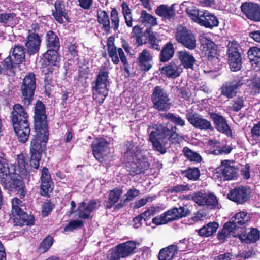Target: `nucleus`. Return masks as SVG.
<instances>
[{"mask_svg":"<svg viewBox=\"0 0 260 260\" xmlns=\"http://www.w3.org/2000/svg\"><path fill=\"white\" fill-rule=\"evenodd\" d=\"M151 100L153 108L158 111L165 112L159 113L160 118L168 122L153 126L154 130L149 134V140L154 150L164 154L167 151L166 145H176L182 140V136L177 132L176 126L183 127L185 125V122L179 115L166 112L170 110L172 104L169 94L162 86H156L153 88Z\"/></svg>","mask_w":260,"mask_h":260,"instance_id":"nucleus-1","label":"nucleus"},{"mask_svg":"<svg viewBox=\"0 0 260 260\" xmlns=\"http://www.w3.org/2000/svg\"><path fill=\"white\" fill-rule=\"evenodd\" d=\"M34 127L36 134L30 141L29 155L30 166L35 170L40 166L42 154L47 150L46 144L49 140L48 123L46 107L40 100H37L34 107Z\"/></svg>","mask_w":260,"mask_h":260,"instance_id":"nucleus-2","label":"nucleus"},{"mask_svg":"<svg viewBox=\"0 0 260 260\" xmlns=\"http://www.w3.org/2000/svg\"><path fill=\"white\" fill-rule=\"evenodd\" d=\"M122 154L123 164L132 177L144 173L149 168V164L146 160L140 147L133 141H127L124 145Z\"/></svg>","mask_w":260,"mask_h":260,"instance_id":"nucleus-3","label":"nucleus"},{"mask_svg":"<svg viewBox=\"0 0 260 260\" xmlns=\"http://www.w3.org/2000/svg\"><path fill=\"white\" fill-rule=\"evenodd\" d=\"M20 104H15L11 113V121L18 141L24 143L27 141L30 133L29 115Z\"/></svg>","mask_w":260,"mask_h":260,"instance_id":"nucleus-4","label":"nucleus"},{"mask_svg":"<svg viewBox=\"0 0 260 260\" xmlns=\"http://www.w3.org/2000/svg\"><path fill=\"white\" fill-rule=\"evenodd\" d=\"M92 85L93 99L100 104H102L109 90V72L105 67H101Z\"/></svg>","mask_w":260,"mask_h":260,"instance_id":"nucleus-5","label":"nucleus"},{"mask_svg":"<svg viewBox=\"0 0 260 260\" xmlns=\"http://www.w3.org/2000/svg\"><path fill=\"white\" fill-rule=\"evenodd\" d=\"M36 86L35 74L32 72L28 73L22 80L20 86L21 100L25 107H28L34 100Z\"/></svg>","mask_w":260,"mask_h":260,"instance_id":"nucleus-6","label":"nucleus"},{"mask_svg":"<svg viewBox=\"0 0 260 260\" xmlns=\"http://www.w3.org/2000/svg\"><path fill=\"white\" fill-rule=\"evenodd\" d=\"M0 182L5 189L10 191L16 192L20 199L25 198L27 190L25 182L21 176L11 173L7 177L0 180Z\"/></svg>","mask_w":260,"mask_h":260,"instance_id":"nucleus-7","label":"nucleus"},{"mask_svg":"<svg viewBox=\"0 0 260 260\" xmlns=\"http://www.w3.org/2000/svg\"><path fill=\"white\" fill-rule=\"evenodd\" d=\"M107 51L110 58L113 64L117 65L120 60L123 66L124 72L129 75L130 66L127 61L126 56L122 48H117L115 45V39L112 36H110L107 40Z\"/></svg>","mask_w":260,"mask_h":260,"instance_id":"nucleus-8","label":"nucleus"},{"mask_svg":"<svg viewBox=\"0 0 260 260\" xmlns=\"http://www.w3.org/2000/svg\"><path fill=\"white\" fill-rule=\"evenodd\" d=\"M175 39L177 42L190 50L197 47L196 39L192 31L185 26H178L175 32Z\"/></svg>","mask_w":260,"mask_h":260,"instance_id":"nucleus-9","label":"nucleus"},{"mask_svg":"<svg viewBox=\"0 0 260 260\" xmlns=\"http://www.w3.org/2000/svg\"><path fill=\"white\" fill-rule=\"evenodd\" d=\"M227 53L230 69L232 71L239 70L242 66L241 56L237 42H230L228 45Z\"/></svg>","mask_w":260,"mask_h":260,"instance_id":"nucleus-10","label":"nucleus"},{"mask_svg":"<svg viewBox=\"0 0 260 260\" xmlns=\"http://www.w3.org/2000/svg\"><path fill=\"white\" fill-rule=\"evenodd\" d=\"M40 180V194L45 197H49L50 193L53 189L54 183L46 167H43L41 169Z\"/></svg>","mask_w":260,"mask_h":260,"instance_id":"nucleus-11","label":"nucleus"},{"mask_svg":"<svg viewBox=\"0 0 260 260\" xmlns=\"http://www.w3.org/2000/svg\"><path fill=\"white\" fill-rule=\"evenodd\" d=\"M59 50L54 49H48L43 54L41 58V66L43 69L58 68L60 61Z\"/></svg>","mask_w":260,"mask_h":260,"instance_id":"nucleus-12","label":"nucleus"},{"mask_svg":"<svg viewBox=\"0 0 260 260\" xmlns=\"http://www.w3.org/2000/svg\"><path fill=\"white\" fill-rule=\"evenodd\" d=\"M136 63L142 72H147L154 65L153 55L150 50L144 49L138 53Z\"/></svg>","mask_w":260,"mask_h":260,"instance_id":"nucleus-13","label":"nucleus"},{"mask_svg":"<svg viewBox=\"0 0 260 260\" xmlns=\"http://www.w3.org/2000/svg\"><path fill=\"white\" fill-rule=\"evenodd\" d=\"M185 12L188 16L194 22L204 26L206 28H211V24L206 17H211V14L204 11H201L195 8L190 9L187 8Z\"/></svg>","mask_w":260,"mask_h":260,"instance_id":"nucleus-14","label":"nucleus"},{"mask_svg":"<svg viewBox=\"0 0 260 260\" xmlns=\"http://www.w3.org/2000/svg\"><path fill=\"white\" fill-rule=\"evenodd\" d=\"M54 7V8L52 10V15L56 21L60 24L64 22L63 19L67 22H70L68 10L66 9L63 0H55Z\"/></svg>","mask_w":260,"mask_h":260,"instance_id":"nucleus-15","label":"nucleus"},{"mask_svg":"<svg viewBox=\"0 0 260 260\" xmlns=\"http://www.w3.org/2000/svg\"><path fill=\"white\" fill-rule=\"evenodd\" d=\"M250 191L247 186H239L231 190L228 194L229 199L238 204H243L250 198Z\"/></svg>","mask_w":260,"mask_h":260,"instance_id":"nucleus-16","label":"nucleus"},{"mask_svg":"<svg viewBox=\"0 0 260 260\" xmlns=\"http://www.w3.org/2000/svg\"><path fill=\"white\" fill-rule=\"evenodd\" d=\"M186 117L188 122L196 128L200 129L211 128L210 122L203 118L192 109H190L186 111Z\"/></svg>","mask_w":260,"mask_h":260,"instance_id":"nucleus-17","label":"nucleus"},{"mask_svg":"<svg viewBox=\"0 0 260 260\" xmlns=\"http://www.w3.org/2000/svg\"><path fill=\"white\" fill-rule=\"evenodd\" d=\"M109 145V142L105 138L97 137L92 142L91 147L92 154L95 158L101 164L104 162L103 153Z\"/></svg>","mask_w":260,"mask_h":260,"instance_id":"nucleus-18","label":"nucleus"},{"mask_svg":"<svg viewBox=\"0 0 260 260\" xmlns=\"http://www.w3.org/2000/svg\"><path fill=\"white\" fill-rule=\"evenodd\" d=\"M41 43V37L39 35L28 34L25 43L27 53L31 56L38 53Z\"/></svg>","mask_w":260,"mask_h":260,"instance_id":"nucleus-19","label":"nucleus"},{"mask_svg":"<svg viewBox=\"0 0 260 260\" xmlns=\"http://www.w3.org/2000/svg\"><path fill=\"white\" fill-rule=\"evenodd\" d=\"M243 13L250 19L260 21V6L252 3H243L241 7Z\"/></svg>","mask_w":260,"mask_h":260,"instance_id":"nucleus-20","label":"nucleus"},{"mask_svg":"<svg viewBox=\"0 0 260 260\" xmlns=\"http://www.w3.org/2000/svg\"><path fill=\"white\" fill-rule=\"evenodd\" d=\"M160 71L167 78L174 79L180 76L182 72V68L181 65H177L175 61H171L160 68Z\"/></svg>","mask_w":260,"mask_h":260,"instance_id":"nucleus-21","label":"nucleus"},{"mask_svg":"<svg viewBox=\"0 0 260 260\" xmlns=\"http://www.w3.org/2000/svg\"><path fill=\"white\" fill-rule=\"evenodd\" d=\"M212 120L217 130L228 137H232V132L225 119L222 116L212 112Z\"/></svg>","mask_w":260,"mask_h":260,"instance_id":"nucleus-22","label":"nucleus"},{"mask_svg":"<svg viewBox=\"0 0 260 260\" xmlns=\"http://www.w3.org/2000/svg\"><path fill=\"white\" fill-rule=\"evenodd\" d=\"M249 216L247 212L241 211L237 213L231 219V221L225 223V228H233L234 230L239 228V226L243 225L249 220Z\"/></svg>","mask_w":260,"mask_h":260,"instance_id":"nucleus-23","label":"nucleus"},{"mask_svg":"<svg viewBox=\"0 0 260 260\" xmlns=\"http://www.w3.org/2000/svg\"><path fill=\"white\" fill-rule=\"evenodd\" d=\"M155 13L157 16L167 20L173 19L176 15L174 4L171 6L160 5L157 7L155 10Z\"/></svg>","mask_w":260,"mask_h":260,"instance_id":"nucleus-24","label":"nucleus"},{"mask_svg":"<svg viewBox=\"0 0 260 260\" xmlns=\"http://www.w3.org/2000/svg\"><path fill=\"white\" fill-rule=\"evenodd\" d=\"M159 55L160 62L165 63L170 60L174 55L175 47L171 42H169L165 44L162 48H160Z\"/></svg>","mask_w":260,"mask_h":260,"instance_id":"nucleus-25","label":"nucleus"},{"mask_svg":"<svg viewBox=\"0 0 260 260\" xmlns=\"http://www.w3.org/2000/svg\"><path fill=\"white\" fill-rule=\"evenodd\" d=\"M242 242L246 244L255 243L260 238L259 231L255 228L247 229L245 233L238 236Z\"/></svg>","mask_w":260,"mask_h":260,"instance_id":"nucleus-26","label":"nucleus"},{"mask_svg":"<svg viewBox=\"0 0 260 260\" xmlns=\"http://www.w3.org/2000/svg\"><path fill=\"white\" fill-rule=\"evenodd\" d=\"M14 222L16 225L23 226L24 225L31 226L35 224V217L32 215H28L22 210L21 212L14 213Z\"/></svg>","mask_w":260,"mask_h":260,"instance_id":"nucleus-27","label":"nucleus"},{"mask_svg":"<svg viewBox=\"0 0 260 260\" xmlns=\"http://www.w3.org/2000/svg\"><path fill=\"white\" fill-rule=\"evenodd\" d=\"M121 258L127 257L134 253L136 248V243L133 241H128L119 244L116 246Z\"/></svg>","mask_w":260,"mask_h":260,"instance_id":"nucleus-28","label":"nucleus"},{"mask_svg":"<svg viewBox=\"0 0 260 260\" xmlns=\"http://www.w3.org/2000/svg\"><path fill=\"white\" fill-rule=\"evenodd\" d=\"M122 194V190L118 187H115L108 192V200L104 205L106 209L112 208L118 202Z\"/></svg>","mask_w":260,"mask_h":260,"instance_id":"nucleus-29","label":"nucleus"},{"mask_svg":"<svg viewBox=\"0 0 260 260\" xmlns=\"http://www.w3.org/2000/svg\"><path fill=\"white\" fill-rule=\"evenodd\" d=\"M179 247L176 244H172L161 249L158 254L159 260H172L177 254Z\"/></svg>","mask_w":260,"mask_h":260,"instance_id":"nucleus-30","label":"nucleus"},{"mask_svg":"<svg viewBox=\"0 0 260 260\" xmlns=\"http://www.w3.org/2000/svg\"><path fill=\"white\" fill-rule=\"evenodd\" d=\"M177 56L181 64L185 69H192L196 62L195 58L186 51H180L177 52Z\"/></svg>","mask_w":260,"mask_h":260,"instance_id":"nucleus-31","label":"nucleus"},{"mask_svg":"<svg viewBox=\"0 0 260 260\" xmlns=\"http://www.w3.org/2000/svg\"><path fill=\"white\" fill-rule=\"evenodd\" d=\"M241 84L236 80L226 83L220 88L221 94L229 98H232L236 93V90Z\"/></svg>","mask_w":260,"mask_h":260,"instance_id":"nucleus-32","label":"nucleus"},{"mask_svg":"<svg viewBox=\"0 0 260 260\" xmlns=\"http://www.w3.org/2000/svg\"><path fill=\"white\" fill-rule=\"evenodd\" d=\"M45 41L48 49H60V44L59 37L53 30H49L47 32Z\"/></svg>","mask_w":260,"mask_h":260,"instance_id":"nucleus-33","label":"nucleus"},{"mask_svg":"<svg viewBox=\"0 0 260 260\" xmlns=\"http://www.w3.org/2000/svg\"><path fill=\"white\" fill-rule=\"evenodd\" d=\"M97 18L99 23L102 25V29L107 34L111 33V26L109 16L105 10L97 12Z\"/></svg>","mask_w":260,"mask_h":260,"instance_id":"nucleus-34","label":"nucleus"},{"mask_svg":"<svg viewBox=\"0 0 260 260\" xmlns=\"http://www.w3.org/2000/svg\"><path fill=\"white\" fill-rule=\"evenodd\" d=\"M144 35L147 38V41L146 42L150 44V48L157 51L160 50V46L159 45L160 40L156 37L151 27H148L145 30Z\"/></svg>","mask_w":260,"mask_h":260,"instance_id":"nucleus-35","label":"nucleus"},{"mask_svg":"<svg viewBox=\"0 0 260 260\" xmlns=\"http://www.w3.org/2000/svg\"><path fill=\"white\" fill-rule=\"evenodd\" d=\"M54 70V69L53 68H45L43 70V72L45 73L44 89L45 93L48 96H50L52 91V79Z\"/></svg>","mask_w":260,"mask_h":260,"instance_id":"nucleus-36","label":"nucleus"},{"mask_svg":"<svg viewBox=\"0 0 260 260\" xmlns=\"http://www.w3.org/2000/svg\"><path fill=\"white\" fill-rule=\"evenodd\" d=\"M54 242V237L51 235H48L40 243L37 248V251L43 254L48 252Z\"/></svg>","mask_w":260,"mask_h":260,"instance_id":"nucleus-37","label":"nucleus"},{"mask_svg":"<svg viewBox=\"0 0 260 260\" xmlns=\"http://www.w3.org/2000/svg\"><path fill=\"white\" fill-rule=\"evenodd\" d=\"M9 160L6 154L3 152H0V180L7 177L10 174Z\"/></svg>","mask_w":260,"mask_h":260,"instance_id":"nucleus-38","label":"nucleus"},{"mask_svg":"<svg viewBox=\"0 0 260 260\" xmlns=\"http://www.w3.org/2000/svg\"><path fill=\"white\" fill-rule=\"evenodd\" d=\"M193 201L199 206L211 205V193L208 195L206 193L198 191L193 194Z\"/></svg>","mask_w":260,"mask_h":260,"instance_id":"nucleus-39","label":"nucleus"},{"mask_svg":"<svg viewBox=\"0 0 260 260\" xmlns=\"http://www.w3.org/2000/svg\"><path fill=\"white\" fill-rule=\"evenodd\" d=\"M16 15L14 13H2L0 14V23L5 26H12L17 23Z\"/></svg>","mask_w":260,"mask_h":260,"instance_id":"nucleus-40","label":"nucleus"},{"mask_svg":"<svg viewBox=\"0 0 260 260\" xmlns=\"http://www.w3.org/2000/svg\"><path fill=\"white\" fill-rule=\"evenodd\" d=\"M25 51L23 46H15L12 51V55L16 64H20L25 61Z\"/></svg>","mask_w":260,"mask_h":260,"instance_id":"nucleus-41","label":"nucleus"},{"mask_svg":"<svg viewBox=\"0 0 260 260\" xmlns=\"http://www.w3.org/2000/svg\"><path fill=\"white\" fill-rule=\"evenodd\" d=\"M218 142V141H213L212 140V154L215 155L228 154L231 152L232 150L231 147L230 146H221L220 145H217Z\"/></svg>","mask_w":260,"mask_h":260,"instance_id":"nucleus-42","label":"nucleus"},{"mask_svg":"<svg viewBox=\"0 0 260 260\" xmlns=\"http://www.w3.org/2000/svg\"><path fill=\"white\" fill-rule=\"evenodd\" d=\"M139 20L142 23L149 24L151 26L157 24L156 18L151 14L147 13L145 10L141 11V16Z\"/></svg>","mask_w":260,"mask_h":260,"instance_id":"nucleus-43","label":"nucleus"},{"mask_svg":"<svg viewBox=\"0 0 260 260\" xmlns=\"http://www.w3.org/2000/svg\"><path fill=\"white\" fill-rule=\"evenodd\" d=\"M237 168L230 165L225 166L221 172L223 178L228 180L234 179L237 176Z\"/></svg>","mask_w":260,"mask_h":260,"instance_id":"nucleus-44","label":"nucleus"},{"mask_svg":"<svg viewBox=\"0 0 260 260\" xmlns=\"http://www.w3.org/2000/svg\"><path fill=\"white\" fill-rule=\"evenodd\" d=\"M206 34L200 36V41L203 51H206L207 57L209 58L211 57V40L208 38Z\"/></svg>","mask_w":260,"mask_h":260,"instance_id":"nucleus-45","label":"nucleus"},{"mask_svg":"<svg viewBox=\"0 0 260 260\" xmlns=\"http://www.w3.org/2000/svg\"><path fill=\"white\" fill-rule=\"evenodd\" d=\"M79 218L84 219H88L91 218V213L87 209L86 203L83 201L78 204L77 209Z\"/></svg>","mask_w":260,"mask_h":260,"instance_id":"nucleus-46","label":"nucleus"},{"mask_svg":"<svg viewBox=\"0 0 260 260\" xmlns=\"http://www.w3.org/2000/svg\"><path fill=\"white\" fill-rule=\"evenodd\" d=\"M183 152L184 156L190 161L200 162L202 161V157L196 152L192 151L187 147L183 149Z\"/></svg>","mask_w":260,"mask_h":260,"instance_id":"nucleus-47","label":"nucleus"},{"mask_svg":"<svg viewBox=\"0 0 260 260\" xmlns=\"http://www.w3.org/2000/svg\"><path fill=\"white\" fill-rule=\"evenodd\" d=\"M110 19L111 20L112 28L115 31L118 30L119 26L120 19L119 13L116 8L112 9L110 12Z\"/></svg>","mask_w":260,"mask_h":260,"instance_id":"nucleus-48","label":"nucleus"},{"mask_svg":"<svg viewBox=\"0 0 260 260\" xmlns=\"http://www.w3.org/2000/svg\"><path fill=\"white\" fill-rule=\"evenodd\" d=\"M132 34L133 36L136 37V43L138 46H141L147 43L146 41H143L142 39L143 36L142 28L139 25H135L133 27Z\"/></svg>","mask_w":260,"mask_h":260,"instance_id":"nucleus-49","label":"nucleus"},{"mask_svg":"<svg viewBox=\"0 0 260 260\" xmlns=\"http://www.w3.org/2000/svg\"><path fill=\"white\" fill-rule=\"evenodd\" d=\"M84 221L81 220H72L64 228V232H71L73 230L79 228H81L84 225Z\"/></svg>","mask_w":260,"mask_h":260,"instance_id":"nucleus-50","label":"nucleus"},{"mask_svg":"<svg viewBox=\"0 0 260 260\" xmlns=\"http://www.w3.org/2000/svg\"><path fill=\"white\" fill-rule=\"evenodd\" d=\"M184 173L185 177L192 180H198L200 176V172L198 168H189L184 171Z\"/></svg>","mask_w":260,"mask_h":260,"instance_id":"nucleus-51","label":"nucleus"},{"mask_svg":"<svg viewBox=\"0 0 260 260\" xmlns=\"http://www.w3.org/2000/svg\"><path fill=\"white\" fill-rule=\"evenodd\" d=\"M249 89L253 94L260 92V77L251 80L249 84Z\"/></svg>","mask_w":260,"mask_h":260,"instance_id":"nucleus-52","label":"nucleus"},{"mask_svg":"<svg viewBox=\"0 0 260 260\" xmlns=\"http://www.w3.org/2000/svg\"><path fill=\"white\" fill-rule=\"evenodd\" d=\"M251 133L252 138L251 143L254 145L260 140V121L254 125L251 129Z\"/></svg>","mask_w":260,"mask_h":260,"instance_id":"nucleus-53","label":"nucleus"},{"mask_svg":"<svg viewBox=\"0 0 260 260\" xmlns=\"http://www.w3.org/2000/svg\"><path fill=\"white\" fill-rule=\"evenodd\" d=\"M164 215L166 216L169 222L179 219L177 215V207H173L167 210L164 213Z\"/></svg>","mask_w":260,"mask_h":260,"instance_id":"nucleus-54","label":"nucleus"},{"mask_svg":"<svg viewBox=\"0 0 260 260\" xmlns=\"http://www.w3.org/2000/svg\"><path fill=\"white\" fill-rule=\"evenodd\" d=\"M247 54L249 60L252 62L254 61L255 59L256 60L257 58L259 59L260 57V48L255 47H252L249 49Z\"/></svg>","mask_w":260,"mask_h":260,"instance_id":"nucleus-55","label":"nucleus"},{"mask_svg":"<svg viewBox=\"0 0 260 260\" xmlns=\"http://www.w3.org/2000/svg\"><path fill=\"white\" fill-rule=\"evenodd\" d=\"M177 91L178 92V96L180 99H183L184 101H188L190 98V93L189 89L186 87H177Z\"/></svg>","mask_w":260,"mask_h":260,"instance_id":"nucleus-56","label":"nucleus"},{"mask_svg":"<svg viewBox=\"0 0 260 260\" xmlns=\"http://www.w3.org/2000/svg\"><path fill=\"white\" fill-rule=\"evenodd\" d=\"M198 233L202 237H208L211 236V222L198 230Z\"/></svg>","mask_w":260,"mask_h":260,"instance_id":"nucleus-57","label":"nucleus"},{"mask_svg":"<svg viewBox=\"0 0 260 260\" xmlns=\"http://www.w3.org/2000/svg\"><path fill=\"white\" fill-rule=\"evenodd\" d=\"M21 199H20V198H18L17 197H15L12 199L11 204L14 213L21 212V210H22L21 208V206H22L23 203Z\"/></svg>","mask_w":260,"mask_h":260,"instance_id":"nucleus-58","label":"nucleus"},{"mask_svg":"<svg viewBox=\"0 0 260 260\" xmlns=\"http://www.w3.org/2000/svg\"><path fill=\"white\" fill-rule=\"evenodd\" d=\"M190 188L188 186V185H177L176 186H174L173 187H170L168 191L170 193H178L181 191H188L189 190Z\"/></svg>","mask_w":260,"mask_h":260,"instance_id":"nucleus-59","label":"nucleus"},{"mask_svg":"<svg viewBox=\"0 0 260 260\" xmlns=\"http://www.w3.org/2000/svg\"><path fill=\"white\" fill-rule=\"evenodd\" d=\"M140 190L136 188H131L129 189L127 193L125 194V199L124 202L133 200L136 197L140 194Z\"/></svg>","mask_w":260,"mask_h":260,"instance_id":"nucleus-60","label":"nucleus"},{"mask_svg":"<svg viewBox=\"0 0 260 260\" xmlns=\"http://www.w3.org/2000/svg\"><path fill=\"white\" fill-rule=\"evenodd\" d=\"M3 68L5 70V74H7L8 70H11L13 68V62L12 57L9 55L1 62Z\"/></svg>","mask_w":260,"mask_h":260,"instance_id":"nucleus-61","label":"nucleus"},{"mask_svg":"<svg viewBox=\"0 0 260 260\" xmlns=\"http://www.w3.org/2000/svg\"><path fill=\"white\" fill-rule=\"evenodd\" d=\"M244 106V101L242 98H237L234 100L231 107L232 110L237 112Z\"/></svg>","mask_w":260,"mask_h":260,"instance_id":"nucleus-62","label":"nucleus"},{"mask_svg":"<svg viewBox=\"0 0 260 260\" xmlns=\"http://www.w3.org/2000/svg\"><path fill=\"white\" fill-rule=\"evenodd\" d=\"M234 231L235 230L232 227L226 228L225 224L223 229L221 231H219L218 233V239L219 240H223L229 233H234Z\"/></svg>","mask_w":260,"mask_h":260,"instance_id":"nucleus-63","label":"nucleus"},{"mask_svg":"<svg viewBox=\"0 0 260 260\" xmlns=\"http://www.w3.org/2000/svg\"><path fill=\"white\" fill-rule=\"evenodd\" d=\"M169 221L167 219L164 213L159 216L155 217L152 219V223L156 225L165 224L168 223Z\"/></svg>","mask_w":260,"mask_h":260,"instance_id":"nucleus-64","label":"nucleus"}]
</instances>
